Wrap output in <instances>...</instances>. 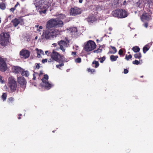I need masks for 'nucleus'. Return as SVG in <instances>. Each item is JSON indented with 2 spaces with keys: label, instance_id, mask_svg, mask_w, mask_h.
<instances>
[{
  "label": "nucleus",
  "instance_id": "obj_1",
  "mask_svg": "<svg viewBox=\"0 0 153 153\" xmlns=\"http://www.w3.org/2000/svg\"><path fill=\"white\" fill-rule=\"evenodd\" d=\"M47 28L48 29L43 32L42 35V39L45 38L46 39H51L54 37H56L60 33V30L59 29H51V28Z\"/></svg>",
  "mask_w": 153,
  "mask_h": 153
},
{
  "label": "nucleus",
  "instance_id": "obj_2",
  "mask_svg": "<svg viewBox=\"0 0 153 153\" xmlns=\"http://www.w3.org/2000/svg\"><path fill=\"white\" fill-rule=\"evenodd\" d=\"M64 25L63 22L59 19H52L48 21L46 24L47 28L53 27H62Z\"/></svg>",
  "mask_w": 153,
  "mask_h": 153
},
{
  "label": "nucleus",
  "instance_id": "obj_3",
  "mask_svg": "<svg viewBox=\"0 0 153 153\" xmlns=\"http://www.w3.org/2000/svg\"><path fill=\"white\" fill-rule=\"evenodd\" d=\"M0 37V44L2 46H5L9 42L10 35L8 33H1Z\"/></svg>",
  "mask_w": 153,
  "mask_h": 153
},
{
  "label": "nucleus",
  "instance_id": "obj_4",
  "mask_svg": "<svg viewBox=\"0 0 153 153\" xmlns=\"http://www.w3.org/2000/svg\"><path fill=\"white\" fill-rule=\"evenodd\" d=\"M69 42L68 38L65 37L64 40L58 41L57 43L59 46L60 49L62 51L65 52V48L68 46Z\"/></svg>",
  "mask_w": 153,
  "mask_h": 153
},
{
  "label": "nucleus",
  "instance_id": "obj_5",
  "mask_svg": "<svg viewBox=\"0 0 153 153\" xmlns=\"http://www.w3.org/2000/svg\"><path fill=\"white\" fill-rule=\"evenodd\" d=\"M96 46V45L93 41L89 40L85 43L84 49L86 51H90L94 50Z\"/></svg>",
  "mask_w": 153,
  "mask_h": 153
},
{
  "label": "nucleus",
  "instance_id": "obj_6",
  "mask_svg": "<svg viewBox=\"0 0 153 153\" xmlns=\"http://www.w3.org/2000/svg\"><path fill=\"white\" fill-rule=\"evenodd\" d=\"M51 57L53 60L59 62L62 60L63 56L54 50H53L51 53Z\"/></svg>",
  "mask_w": 153,
  "mask_h": 153
},
{
  "label": "nucleus",
  "instance_id": "obj_7",
  "mask_svg": "<svg viewBox=\"0 0 153 153\" xmlns=\"http://www.w3.org/2000/svg\"><path fill=\"white\" fill-rule=\"evenodd\" d=\"M48 76L47 74H45L43 77L42 79V81L44 84V85L45 88L49 90L51 87L52 85L48 82Z\"/></svg>",
  "mask_w": 153,
  "mask_h": 153
},
{
  "label": "nucleus",
  "instance_id": "obj_8",
  "mask_svg": "<svg viewBox=\"0 0 153 153\" xmlns=\"http://www.w3.org/2000/svg\"><path fill=\"white\" fill-rule=\"evenodd\" d=\"M6 58H3L0 56V70L2 72H4L7 69V66L6 62Z\"/></svg>",
  "mask_w": 153,
  "mask_h": 153
},
{
  "label": "nucleus",
  "instance_id": "obj_9",
  "mask_svg": "<svg viewBox=\"0 0 153 153\" xmlns=\"http://www.w3.org/2000/svg\"><path fill=\"white\" fill-rule=\"evenodd\" d=\"M30 53V52L28 50L23 49L20 51L19 55L21 58L26 59L29 57Z\"/></svg>",
  "mask_w": 153,
  "mask_h": 153
},
{
  "label": "nucleus",
  "instance_id": "obj_10",
  "mask_svg": "<svg viewBox=\"0 0 153 153\" xmlns=\"http://www.w3.org/2000/svg\"><path fill=\"white\" fill-rule=\"evenodd\" d=\"M17 81L21 86H26L27 82L24 77L20 76L18 77Z\"/></svg>",
  "mask_w": 153,
  "mask_h": 153
},
{
  "label": "nucleus",
  "instance_id": "obj_11",
  "mask_svg": "<svg viewBox=\"0 0 153 153\" xmlns=\"http://www.w3.org/2000/svg\"><path fill=\"white\" fill-rule=\"evenodd\" d=\"M12 69L13 72L16 74L21 73L23 70L22 68L18 66H13Z\"/></svg>",
  "mask_w": 153,
  "mask_h": 153
},
{
  "label": "nucleus",
  "instance_id": "obj_12",
  "mask_svg": "<svg viewBox=\"0 0 153 153\" xmlns=\"http://www.w3.org/2000/svg\"><path fill=\"white\" fill-rule=\"evenodd\" d=\"M43 2H44L43 0L36 1V3H35L36 7L42 9V8H44Z\"/></svg>",
  "mask_w": 153,
  "mask_h": 153
},
{
  "label": "nucleus",
  "instance_id": "obj_13",
  "mask_svg": "<svg viewBox=\"0 0 153 153\" xmlns=\"http://www.w3.org/2000/svg\"><path fill=\"white\" fill-rule=\"evenodd\" d=\"M150 16L146 13H143L141 16V19L142 21L144 22L145 21H148L150 19Z\"/></svg>",
  "mask_w": 153,
  "mask_h": 153
},
{
  "label": "nucleus",
  "instance_id": "obj_14",
  "mask_svg": "<svg viewBox=\"0 0 153 153\" xmlns=\"http://www.w3.org/2000/svg\"><path fill=\"white\" fill-rule=\"evenodd\" d=\"M11 92H14L16 90L17 87V83L8 84Z\"/></svg>",
  "mask_w": 153,
  "mask_h": 153
},
{
  "label": "nucleus",
  "instance_id": "obj_15",
  "mask_svg": "<svg viewBox=\"0 0 153 153\" xmlns=\"http://www.w3.org/2000/svg\"><path fill=\"white\" fill-rule=\"evenodd\" d=\"M21 20L22 21L23 20L21 19H18L16 18L12 20L11 22L12 23L13 25L15 27H16L20 23Z\"/></svg>",
  "mask_w": 153,
  "mask_h": 153
},
{
  "label": "nucleus",
  "instance_id": "obj_16",
  "mask_svg": "<svg viewBox=\"0 0 153 153\" xmlns=\"http://www.w3.org/2000/svg\"><path fill=\"white\" fill-rule=\"evenodd\" d=\"M120 10H117L113 11L112 12V14L114 17L120 18V17L121 16L120 15Z\"/></svg>",
  "mask_w": 153,
  "mask_h": 153
},
{
  "label": "nucleus",
  "instance_id": "obj_17",
  "mask_svg": "<svg viewBox=\"0 0 153 153\" xmlns=\"http://www.w3.org/2000/svg\"><path fill=\"white\" fill-rule=\"evenodd\" d=\"M152 44V42H151L145 45L143 49V52L144 53H145L146 52L148 51L150 48V46Z\"/></svg>",
  "mask_w": 153,
  "mask_h": 153
},
{
  "label": "nucleus",
  "instance_id": "obj_18",
  "mask_svg": "<svg viewBox=\"0 0 153 153\" xmlns=\"http://www.w3.org/2000/svg\"><path fill=\"white\" fill-rule=\"evenodd\" d=\"M17 82L16 79L13 76H10L8 79V84L16 83Z\"/></svg>",
  "mask_w": 153,
  "mask_h": 153
},
{
  "label": "nucleus",
  "instance_id": "obj_19",
  "mask_svg": "<svg viewBox=\"0 0 153 153\" xmlns=\"http://www.w3.org/2000/svg\"><path fill=\"white\" fill-rule=\"evenodd\" d=\"M44 8H48L51 5V3L49 2V0H43Z\"/></svg>",
  "mask_w": 153,
  "mask_h": 153
},
{
  "label": "nucleus",
  "instance_id": "obj_20",
  "mask_svg": "<svg viewBox=\"0 0 153 153\" xmlns=\"http://www.w3.org/2000/svg\"><path fill=\"white\" fill-rule=\"evenodd\" d=\"M128 13L125 10H120V15L121 16L120 17V18H124L128 16Z\"/></svg>",
  "mask_w": 153,
  "mask_h": 153
},
{
  "label": "nucleus",
  "instance_id": "obj_21",
  "mask_svg": "<svg viewBox=\"0 0 153 153\" xmlns=\"http://www.w3.org/2000/svg\"><path fill=\"white\" fill-rule=\"evenodd\" d=\"M36 50L37 51V57L38 58H40L41 57V54L44 55V52L42 50H39L37 48L36 49Z\"/></svg>",
  "mask_w": 153,
  "mask_h": 153
},
{
  "label": "nucleus",
  "instance_id": "obj_22",
  "mask_svg": "<svg viewBox=\"0 0 153 153\" xmlns=\"http://www.w3.org/2000/svg\"><path fill=\"white\" fill-rule=\"evenodd\" d=\"M76 10L74 8H71L70 10V14L71 16H75L76 14Z\"/></svg>",
  "mask_w": 153,
  "mask_h": 153
},
{
  "label": "nucleus",
  "instance_id": "obj_23",
  "mask_svg": "<svg viewBox=\"0 0 153 153\" xmlns=\"http://www.w3.org/2000/svg\"><path fill=\"white\" fill-rule=\"evenodd\" d=\"M96 20V19L93 16L89 17L87 19V21L88 22L92 23Z\"/></svg>",
  "mask_w": 153,
  "mask_h": 153
},
{
  "label": "nucleus",
  "instance_id": "obj_24",
  "mask_svg": "<svg viewBox=\"0 0 153 153\" xmlns=\"http://www.w3.org/2000/svg\"><path fill=\"white\" fill-rule=\"evenodd\" d=\"M118 58L117 56L111 55L110 57V59L112 62L116 61Z\"/></svg>",
  "mask_w": 153,
  "mask_h": 153
},
{
  "label": "nucleus",
  "instance_id": "obj_25",
  "mask_svg": "<svg viewBox=\"0 0 153 153\" xmlns=\"http://www.w3.org/2000/svg\"><path fill=\"white\" fill-rule=\"evenodd\" d=\"M132 50L134 52H138L140 50V48L138 46H135L134 47H133L132 48Z\"/></svg>",
  "mask_w": 153,
  "mask_h": 153
},
{
  "label": "nucleus",
  "instance_id": "obj_26",
  "mask_svg": "<svg viewBox=\"0 0 153 153\" xmlns=\"http://www.w3.org/2000/svg\"><path fill=\"white\" fill-rule=\"evenodd\" d=\"M22 76H25L27 77L29 75V72L27 71H24V70L21 73Z\"/></svg>",
  "mask_w": 153,
  "mask_h": 153
},
{
  "label": "nucleus",
  "instance_id": "obj_27",
  "mask_svg": "<svg viewBox=\"0 0 153 153\" xmlns=\"http://www.w3.org/2000/svg\"><path fill=\"white\" fill-rule=\"evenodd\" d=\"M0 8L3 10H5L6 8L5 4L3 2L0 3Z\"/></svg>",
  "mask_w": 153,
  "mask_h": 153
},
{
  "label": "nucleus",
  "instance_id": "obj_28",
  "mask_svg": "<svg viewBox=\"0 0 153 153\" xmlns=\"http://www.w3.org/2000/svg\"><path fill=\"white\" fill-rule=\"evenodd\" d=\"M99 63L98 61H94L92 62L93 66L97 68L99 66Z\"/></svg>",
  "mask_w": 153,
  "mask_h": 153
},
{
  "label": "nucleus",
  "instance_id": "obj_29",
  "mask_svg": "<svg viewBox=\"0 0 153 153\" xmlns=\"http://www.w3.org/2000/svg\"><path fill=\"white\" fill-rule=\"evenodd\" d=\"M142 57L140 53H136L134 55V57L136 59H140Z\"/></svg>",
  "mask_w": 153,
  "mask_h": 153
},
{
  "label": "nucleus",
  "instance_id": "obj_30",
  "mask_svg": "<svg viewBox=\"0 0 153 153\" xmlns=\"http://www.w3.org/2000/svg\"><path fill=\"white\" fill-rule=\"evenodd\" d=\"M7 94L6 93H3L1 96V98L4 101L7 98Z\"/></svg>",
  "mask_w": 153,
  "mask_h": 153
},
{
  "label": "nucleus",
  "instance_id": "obj_31",
  "mask_svg": "<svg viewBox=\"0 0 153 153\" xmlns=\"http://www.w3.org/2000/svg\"><path fill=\"white\" fill-rule=\"evenodd\" d=\"M44 9L43 10H40L39 11V12L40 14H42V13H45L47 11V10L48 8H42V9Z\"/></svg>",
  "mask_w": 153,
  "mask_h": 153
},
{
  "label": "nucleus",
  "instance_id": "obj_32",
  "mask_svg": "<svg viewBox=\"0 0 153 153\" xmlns=\"http://www.w3.org/2000/svg\"><path fill=\"white\" fill-rule=\"evenodd\" d=\"M98 59L100 61V62L102 63L105 60V56H103L102 58H99Z\"/></svg>",
  "mask_w": 153,
  "mask_h": 153
},
{
  "label": "nucleus",
  "instance_id": "obj_33",
  "mask_svg": "<svg viewBox=\"0 0 153 153\" xmlns=\"http://www.w3.org/2000/svg\"><path fill=\"white\" fill-rule=\"evenodd\" d=\"M112 49L113 50V51H112L113 54H114L117 52V50L114 47H113L112 46H111Z\"/></svg>",
  "mask_w": 153,
  "mask_h": 153
},
{
  "label": "nucleus",
  "instance_id": "obj_34",
  "mask_svg": "<svg viewBox=\"0 0 153 153\" xmlns=\"http://www.w3.org/2000/svg\"><path fill=\"white\" fill-rule=\"evenodd\" d=\"M132 57L131 55H129L128 56L126 55V56L125 59L127 60H128L130 59H131Z\"/></svg>",
  "mask_w": 153,
  "mask_h": 153
},
{
  "label": "nucleus",
  "instance_id": "obj_35",
  "mask_svg": "<svg viewBox=\"0 0 153 153\" xmlns=\"http://www.w3.org/2000/svg\"><path fill=\"white\" fill-rule=\"evenodd\" d=\"M132 63L134 64L138 65L140 64V62L137 60H135Z\"/></svg>",
  "mask_w": 153,
  "mask_h": 153
},
{
  "label": "nucleus",
  "instance_id": "obj_36",
  "mask_svg": "<svg viewBox=\"0 0 153 153\" xmlns=\"http://www.w3.org/2000/svg\"><path fill=\"white\" fill-rule=\"evenodd\" d=\"M59 16V17L61 19H64L66 18L65 15L63 14H60Z\"/></svg>",
  "mask_w": 153,
  "mask_h": 153
},
{
  "label": "nucleus",
  "instance_id": "obj_37",
  "mask_svg": "<svg viewBox=\"0 0 153 153\" xmlns=\"http://www.w3.org/2000/svg\"><path fill=\"white\" fill-rule=\"evenodd\" d=\"M14 100V99L13 97H10L8 99V102H12Z\"/></svg>",
  "mask_w": 153,
  "mask_h": 153
},
{
  "label": "nucleus",
  "instance_id": "obj_38",
  "mask_svg": "<svg viewBox=\"0 0 153 153\" xmlns=\"http://www.w3.org/2000/svg\"><path fill=\"white\" fill-rule=\"evenodd\" d=\"M34 74L36 75H37L39 77H40V76L43 74V73L42 71H40L39 74L35 72L34 73Z\"/></svg>",
  "mask_w": 153,
  "mask_h": 153
},
{
  "label": "nucleus",
  "instance_id": "obj_39",
  "mask_svg": "<svg viewBox=\"0 0 153 153\" xmlns=\"http://www.w3.org/2000/svg\"><path fill=\"white\" fill-rule=\"evenodd\" d=\"M64 65V64L63 63H61L59 65H56V67L58 68H60V67H61L62 66Z\"/></svg>",
  "mask_w": 153,
  "mask_h": 153
},
{
  "label": "nucleus",
  "instance_id": "obj_40",
  "mask_svg": "<svg viewBox=\"0 0 153 153\" xmlns=\"http://www.w3.org/2000/svg\"><path fill=\"white\" fill-rule=\"evenodd\" d=\"M82 10L80 9H77V15L81 13Z\"/></svg>",
  "mask_w": 153,
  "mask_h": 153
},
{
  "label": "nucleus",
  "instance_id": "obj_41",
  "mask_svg": "<svg viewBox=\"0 0 153 153\" xmlns=\"http://www.w3.org/2000/svg\"><path fill=\"white\" fill-rule=\"evenodd\" d=\"M88 72H91V73H93L95 72V70L94 69H91L90 68H88Z\"/></svg>",
  "mask_w": 153,
  "mask_h": 153
},
{
  "label": "nucleus",
  "instance_id": "obj_42",
  "mask_svg": "<svg viewBox=\"0 0 153 153\" xmlns=\"http://www.w3.org/2000/svg\"><path fill=\"white\" fill-rule=\"evenodd\" d=\"M36 68L37 69H39L40 68L39 63H36L35 64Z\"/></svg>",
  "mask_w": 153,
  "mask_h": 153
},
{
  "label": "nucleus",
  "instance_id": "obj_43",
  "mask_svg": "<svg viewBox=\"0 0 153 153\" xmlns=\"http://www.w3.org/2000/svg\"><path fill=\"white\" fill-rule=\"evenodd\" d=\"M101 50L100 49H98L97 50H95L94 51V53H98V52H101Z\"/></svg>",
  "mask_w": 153,
  "mask_h": 153
},
{
  "label": "nucleus",
  "instance_id": "obj_44",
  "mask_svg": "<svg viewBox=\"0 0 153 153\" xmlns=\"http://www.w3.org/2000/svg\"><path fill=\"white\" fill-rule=\"evenodd\" d=\"M118 53L120 55L122 54L123 53V50L121 49H120Z\"/></svg>",
  "mask_w": 153,
  "mask_h": 153
},
{
  "label": "nucleus",
  "instance_id": "obj_45",
  "mask_svg": "<svg viewBox=\"0 0 153 153\" xmlns=\"http://www.w3.org/2000/svg\"><path fill=\"white\" fill-rule=\"evenodd\" d=\"M128 70L127 69H124V70L123 73L125 74H126L128 73Z\"/></svg>",
  "mask_w": 153,
  "mask_h": 153
},
{
  "label": "nucleus",
  "instance_id": "obj_46",
  "mask_svg": "<svg viewBox=\"0 0 153 153\" xmlns=\"http://www.w3.org/2000/svg\"><path fill=\"white\" fill-rule=\"evenodd\" d=\"M47 59H43L42 60V62L43 63H45V62H47Z\"/></svg>",
  "mask_w": 153,
  "mask_h": 153
},
{
  "label": "nucleus",
  "instance_id": "obj_47",
  "mask_svg": "<svg viewBox=\"0 0 153 153\" xmlns=\"http://www.w3.org/2000/svg\"><path fill=\"white\" fill-rule=\"evenodd\" d=\"M16 10V9L14 7L13 8H11L10 9V11L12 12L13 13L14 12V11Z\"/></svg>",
  "mask_w": 153,
  "mask_h": 153
},
{
  "label": "nucleus",
  "instance_id": "obj_48",
  "mask_svg": "<svg viewBox=\"0 0 153 153\" xmlns=\"http://www.w3.org/2000/svg\"><path fill=\"white\" fill-rule=\"evenodd\" d=\"M81 62V59L80 58H77V62L80 63Z\"/></svg>",
  "mask_w": 153,
  "mask_h": 153
},
{
  "label": "nucleus",
  "instance_id": "obj_49",
  "mask_svg": "<svg viewBox=\"0 0 153 153\" xmlns=\"http://www.w3.org/2000/svg\"><path fill=\"white\" fill-rule=\"evenodd\" d=\"M3 80L2 79V77L1 76H0V82H1L2 83H3L4 82Z\"/></svg>",
  "mask_w": 153,
  "mask_h": 153
},
{
  "label": "nucleus",
  "instance_id": "obj_50",
  "mask_svg": "<svg viewBox=\"0 0 153 153\" xmlns=\"http://www.w3.org/2000/svg\"><path fill=\"white\" fill-rule=\"evenodd\" d=\"M144 26L146 28L148 26V24L147 23H146L144 24Z\"/></svg>",
  "mask_w": 153,
  "mask_h": 153
},
{
  "label": "nucleus",
  "instance_id": "obj_51",
  "mask_svg": "<svg viewBox=\"0 0 153 153\" xmlns=\"http://www.w3.org/2000/svg\"><path fill=\"white\" fill-rule=\"evenodd\" d=\"M19 5L18 2H17V4L15 5L14 7L16 9V7L18 5Z\"/></svg>",
  "mask_w": 153,
  "mask_h": 153
},
{
  "label": "nucleus",
  "instance_id": "obj_52",
  "mask_svg": "<svg viewBox=\"0 0 153 153\" xmlns=\"http://www.w3.org/2000/svg\"><path fill=\"white\" fill-rule=\"evenodd\" d=\"M71 54L73 55H76V52H72L71 53Z\"/></svg>",
  "mask_w": 153,
  "mask_h": 153
},
{
  "label": "nucleus",
  "instance_id": "obj_53",
  "mask_svg": "<svg viewBox=\"0 0 153 153\" xmlns=\"http://www.w3.org/2000/svg\"><path fill=\"white\" fill-rule=\"evenodd\" d=\"M33 79L34 80H35L36 79V77L35 76V74H33Z\"/></svg>",
  "mask_w": 153,
  "mask_h": 153
},
{
  "label": "nucleus",
  "instance_id": "obj_54",
  "mask_svg": "<svg viewBox=\"0 0 153 153\" xmlns=\"http://www.w3.org/2000/svg\"><path fill=\"white\" fill-rule=\"evenodd\" d=\"M45 53L46 54H49V52L48 51H46L45 52Z\"/></svg>",
  "mask_w": 153,
  "mask_h": 153
},
{
  "label": "nucleus",
  "instance_id": "obj_55",
  "mask_svg": "<svg viewBox=\"0 0 153 153\" xmlns=\"http://www.w3.org/2000/svg\"><path fill=\"white\" fill-rule=\"evenodd\" d=\"M54 47H56L57 45V44L56 43H53L52 44Z\"/></svg>",
  "mask_w": 153,
  "mask_h": 153
},
{
  "label": "nucleus",
  "instance_id": "obj_56",
  "mask_svg": "<svg viewBox=\"0 0 153 153\" xmlns=\"http://www.w3.org/2000/svg\"><path fill=\"white\" fill-rule=\"evenodd\" d=\"M11 15H9L8 17V18H9L10 19H11Z\"/></svg>",
  "mask_w": 153,
  "mask_h": 153
},
{
  "label": "nucleus",
  "instance_id": "obj_57",
  "mask_svg": "<svg viewBox=\"0 0 153 153\" xmlns=\"http://www.w3.org/2000/svg\"><path fill=\"white\" fill-rule=\"evenodd\" d=\"M39 29H42L43 27L42 26H40L39 27Z\"/></svg>",
  "mask_w": 153,
  "mask_h": 153
},
{
  "label": "nucleus",
  "instance_id": "obj_58",
  "mask_svg": "<svg viewBox=\"0 0 153 153\" xmlns=\"http://www.w3.org/2000/svg\"><path fill=\"white\" fill-rule=\"evenodd\" d=\"M82 0H79V3H82Z\"/></svg>",
  "mask_w": 153,
  "mask_h": 153
},
{
  "label": "nucleus",
  "instance_id": "obj_59",
  "mask_svg": "<svg viewBox=\"0 0 153 153\" xmlns=\"http://www.w3.org/2000/svg\"><path fill=\"white\" fill-rule=\"evenodd\" d=\"M109 30H110L111 31L112 30V28L111 27H110L109 28Z\"/></svg>",
  "mask_w": 153,
  "mask_h": 153
},
{
  "label": "nucleus",
  "instance_id": "obj_60",
  "mask_svg": "<svg viewBox=\"0 0 153 153\" xmlns=\"http://www.w3.org/2000/svg\"><path fill=\"white\" fill-rule=\"evenodd\" d=\"M22 115V114H19L18 115V116L19 117H21Z\"/></svg>",
  "mask_w": 153,
  "mask_h": 153
},
{
  "label": "nucleus",
  "instance_id": "obj_61",
  "mask_svg": "<svg viewBox=\"0 0 153 153\" xmlns=\"http://www.w3.org/2000/svg\"><path fill=\"white\" fill-rule=\"evenodd\" d=\"M112 51H109V52H108V53H112L113 54V53H112Z\"/></svg>",
  "mask_w": 153,
  "mask_h": 153
},
{
  "label": "nucleus",
  "instance_id": "obj_62",
  "mask_svg": "<svg viewBox=\"0 0 153 153\" xmlns=\"http://www.w3.org/2000/svg\"><path fill=\"white\" fill-rule=\"evenodd\" d=\"M38 38V37L37 36H36L35 37V39H37Z\"/></svg>",
  "mask_w": 153,
  "mask_h": 153
},
{
  "label": "nucleus",
  "instance_id": "obj_63",
  "mask_svg": "<svg viewBox=\"0 0 153 153\" xmlns=\"http://www.w3.org/2000/svg\"><path fill=\"white\" fill-rule=\"evenodd\" d=\"M38 26H39V25H35V27H38Z\"/></svg>",
  "mask_w": 153,
  "mask_h": 153
},
{
  "label": "nucleus",
  "instance_id": "obj_64",
  "mask_svg": "<svg viewBox=\"0 0 153 153\" xmlns=\"http://www.w3.org/2000/svg\"><path fill=\"white\" fill-rule=\"evenodd\" d=\"M126 3V1H124L123 2V4L125 5V3Z\"/></svg>",
  "mask_w": 153,
  "mask_h": 153
}]
</instances>
